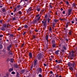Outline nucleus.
I'll list each match as a JSON object with an SVG mask.
<instances>
[{
  "mask_svg": "<svg viewBox=\"0 0 77 77\" xmlns=\"http://www.w3.org/2000/svg\"><path fill=\"white\" fill-rule=\"evenodd\" d=\"M60 51V50H57L55 52V53L56 54H57V55H59V52Z\"/></svg>",
  "mask_w": 77,
  "mask_h": 77,
  "instance_id": "obj_7",
  "label": "nucleus"
},
{
  "mask_svg": "<svg viewBox=\"0 0 77 77\" xmlns=\"http://www.w3.org/2000/svg\"><path fill=\"white\" fill-rule=\"evenodd\" d=\"M29 57H30V58H32V53H29Z\"/></svg>",
  "mask_w": 77,
  "mask_h": 77,
  "instance_id": "obj_10",
  "label": "nucleus"
},
{
  "mask_svg": "<svg viewBox=\"0 0 77 77\" xmlns=\"http://www.w3.org/2000/svg\"><path fill=\"white\" fill-rule=\"evenodd\" d=\"M75 53V52H74V51H73L70 52L69 54V57H70V59H71L72 60L74 59V57H75V55L74 54Z\"/></svg>",
  "mask_w": 77,
  "mask_h": 77,
  "instance_id": "obj_1",
  "label": "nucleus"
},
{
  "mask_svg": "<svg viewBox=\"0 0 77 77\" xmlns=\"http://www.w3.org/2000/svg\"><path fill=\"white\" fill-rule=\"evenodd\" d=\"M55 62H56V63H57V62H58V60H55Z\"/></svg>",
  "mask_w": 77,
  "mask_h": 77,
  "instance_id": "obj_60",
  "label": "nucleus"
},
{
  "mask_svg": "<svg viewBox=\"0 0 77 77\" xmlns=\"http://www.w3.org/2000/svg\"><path fill=\"white\" fill-rule=\"evenodd\" d=\"M8 54L9 55H11L12 56V52L11 51H9Z\"/></svg>",
  "mask_w": 77,
  "mask_h": 77,
  "instance_id": "obj_11",
  "label": "nucleus"
},
{
  "mask_svg": "<svg viewBox=\"0 0 77 77\" xmlns=\"http://www.w3.org/2000/svg\"><path fill=\"white\" fill-rule=\"evenodd\" d=\"M9 23H8L7 24V28H8V26H9Z\"/></svg>",
  "mask_w": 77,
  "mask_h": 77,
  "instance_id": "obj_55",
  "label": "nucleus"
},
{
  "mask_svg": "<svg viewBox=\"0 0 77 77\" xmlns=\"http://www.w3.org/2000/svg\"><path fill=\"white\" fill-rule=\"evenodd\" d=\"M66 4L67 5H69V2H68L67 1V2H66Z\"/></svg>",
  "mask_w": 77,
  "mask_h": 77,
  "instance_id": "obj_50",
  "label": "nucleus"
},
{
  "mask_svg": "<svg viewBox=\"0 0 77 77\" xmlns=\"http://www.w3.org/2000/svg\"><path fill=\"white\" fill-rule=\"evenodd\" d=\"M62 62L61 60H58V63H60V62Z\"/></svg>",
  "mask_w": 77,
  "mask_h": 77,
  "instance_id": "obj_36",
  "label": "nucleus"
},
{
  "mask_svg": "<svg viewBox=\"0 0 77 77\" xmlns=\"http://www.w3.org/2000/svg\"><path fill=\"white\" fill-rule=\"evenodd\" d=\"M63 49H64V50H66V47H65V46H63Z\"/></svg>",
  "mask_w": 77,
  "mask_h": 77,
  "instance_id": "obj_26",
  "label": "nucleus"
},
{
  "mask_svg": "<svg viewBox=\"0 0 77 77\" xmlns=\"http://www.w3.org/2000/svg\"><path fill=\"white\" fill-rule=\"evenodd\" d=\"M3 36V35H0V38H2Z\"/></svg>",
  "mask_w": 77,
  "mask_h": 77,
  "instance_id": "obj_56",
  "label": "nucleus"
},
{
  "mask_svg": "<svg viewBox=\"0 0 77 77\" xmlns=\"http://www.w3.org/2000/svg\"><path fill=\"white\" fill-rule=\"evenodd\" d=\"M25 72V70L24 69H22L20 71V74H23L24 72Z\"/></svg>",
  "mask_w": 77,
  "mask_h": 77,
  "instance_id": "obj_6",
  "label": "nucleus"
},
{
  "mask_svg": "<svg viewBox=\"0 0 77 77\" xmlns=\"http://www.w3.org/2000/svg\"><path fill=\"white\" fill-rule=\"evenodd\" d=\"M68 65L69 66H72V67L74 68L75 65V63L74 62L71 63L70 62H69L68 63Z\"/></svg>",
  "mask_w": 77,
  "mask_h": 77,
  "instance_id": "obj_2",
  "label": "nucleus"
},
{
  "mask_svg": "<svg viewBox=\"0 0 77 77\" xmlns=\"http://www.w3.org/2000/svg\"><path fill=\"white\" fill-rule=\"evenodd\" d=\"M2 48H3V46L2 45H0V49Z\"/></svg>",
  "mask_w": 77,
  "mask_h": 77,
  "instance_id": "obj_45",
  "label": "nucleus"
},
{
  "mask_svg": "<svg viewBox=\"0 0 77 77\" xmlns=\"http://www.w3.org/2000/svg\"><path fill=\"white\" fill-rule=\"evenodd\" d=\"M50 73L51 74H53V72H52V71H51L50 72Z\"/></svg>",
  "mask_w": 77,
  "mask_h": 77,
  "instance_id": "obj_64",
  "label": "nucleus"
},
{
  "mask_svg": "<svg viewBox=\"0 0 77 77\" xmlns=\"http://www.w3.org/2000/svg\"><path fill=\"white\" fill-rule=\"evenodd\" d=\"M7 35L8 36H9V35H11V34H10V33H8L7 34Z\"/></svg>",
  "mask_w": 77,
  "mask_h": 77,
  "instance_id": "obj_62",
  "label": "nucleus"
},
{
  "mask_svg": "<svg viewBox=\"0 0 77 77\" xmlns=\"http://www.w3.org/2000/svg\"><path fill=\"white\" fill-rule=\"evenodd\" d=\"M9 60H9V59H7V62H9Z\"/></svg>",
  "mask_w": 77,
  "mask_h": 77,
  "instance_id": "obj_61",
  "label": "nucleus"
},
{
  "mask_svg": "<svg viewBox=\"0 0 77 77\" xmlns=\"http://www.w3.org/2000/svg\"><path fill=\"white\" fill-rule=\"evenodd\" d=\"M9 36H11V37H14V34H11Z\"/></svg>",
  "mask_w": 77,
  "mask_h": 77,
  "instance_id": "obj_32",
  "label": "nucleus"
},
{
  "mask_svg": "<svg viewBox=\"0 0 77 77\" xmlns=\"http://www.w3.org/2000/svg\"><path fill=\"white\" fill-rule=\"evenodd\" d=\"M6 26H7V24H4L3 25V26L4 27V28H6Z\"/></svg>",
  "mask_w": 77,
  "mask_h": 77,
  "instance_id": "obj_19",
  "label": "nucleus"
},
{
  "mask_svg": "<svg viewBox=\"0 0 77 77\" xmlns=\"http://www.w3.org/2000/svg\"><path fill=\"white\" fill-rule=\"evenodd\" d=\"M36 9L38 12H39L41 11V8H37Z\"/></svg>",
  "mask_w": 77,
  "mask_h": 77,
  "instance_id": "obj_18",
  "label": "nucleus"
},
{
  "mask_svg": "<svg viewBox=\"0 0 77 77\" xmlns=\"http://www.w3.org/2000/svg\"><path fill=\"white\" fill-rule=\"evenodd\" d=\"M38 76L39 77H42V75H41V74H40L38 75Z\"/></svg>",
  "mask_w": 77,
  "mask_h": 77,
  "instance_id": "obj_52",
  "label": "nucleus"
},
{
  "mask_svg": "<svg viewBox=\"0 0 77 77\" xmlns=\"http://www.w3.org/2000/svg\"><path fill=\"white\" fill-rule=\"evenodd\" d=\"M48 16V15L47 14L45 15V18H46Z\"/></svg>",
  "mask_w": 77,
  "mask_h": 77,
  "instance_id": "obj_47",
  "label": "nucleus"
},
{
  "mask_svg": "<svg viewBox=\"0 0 77 77\" xmlns=\"http://www.w3.org/2000/svg\"><path fill=\"white\" fill-rule=\"evenodd\" d=\"M10 61L11 62H14V59L11 58V59L10 60Z\"/></svg>",
  "mask_w": 77,
  "mask_h": 77,
  "instance_id": "obj_23",
  "label": "nucleus"
},
{
  "mask_svg": "<svg viewBox=\"0 0 77 77\" xmlns=\"http://www.w3.org/2000/svg\"><path fill=\"white\" fill-rule=\"evenodd\" d=\"M1 29L3 31H5V28L3 26H2L1 27Z\"/></svg>",
  "mask_w": 77,
  "mask_h": 77,
  "instance_id": "obj_9",
  "label": "nucleus"
},
{
  "mask_svg": "<svg viewBox=\"0 0 77 77\" xmlns=\"http://www.w3.org/2000/svg\"><path fill=\"white\" fill-rule=\"evenodd\" d=\"M39 14H37L36 15V17H39Z\"/></svg>",
  "mask_w": 77,
  "mask_h": 77,
  "instance_id": "obj_53",
  "label": "nucleus"
},
{
  "mask_svg": "<svg viewBox=\"0 0 77 77\" xmlns=\"http://www.w3.org/2000/svg\"><path fill=\"white\" fill-rule=\"evenodd\" d=\"M69 69L70 70V71H71L72 72V71H73V68L72 67H71L69 68Z\"/></svg>",
  "mask_w": 77,
  "mask_h": 77,
  "instance_id": "obj_17",
  "label": "nucleus"
},
{
  "mask_svg": "<svg viewBox=\"0 0 77 77\" xmlns=\"http://www.w3.org/2000/svg\"><path fill=\"white\" fill-rule=\"evenodd\" d=\"M56 77H59V75L58 74H57L56 76Z\"/></svg>",
  "mask_w": 77,
  "mask_h": 77,
  "instance_id": "obj_63",
  "label": "nucleus"
},
{
  "mask_svg": "<svg viewBox=\"0 0 77 77\" xmlns=\"http://www.w3.org/2000/svg\"><path fill=\"white\" fill-rule=\"evenodd\" d=\"M37 57H38V59L40 60L42 57V54H39L37 55Z\"/></svg>",
  "mask_w": 77,
  "mask_h": 77,
  "instance_id": "obj_3",
  "label": "nucleus"
},
{
  "mask_svg": "<svg viewBox=\"0 0 77 77\" xmlns=\"http://www.w3.org/2000/svg\"><path fill=\"white\" fill-rule=\"evenodd\" d=\"M37 71H38V73H37V74H38V73H39V69H37Z\"/></svg>",
  "mask_w": 77,
  "mask_h": 77,
  "instance_id": "obj_48",
  "label": "nucleus"
},
{
  "mask_svg": "<svg viewBox=\"0 0 77 77\" xmlns=\"http://www.w3.org/2000/svg\"><path fill=\"white\" fill-rule=\"evenodd\" d=\"M50 20H51V19H49V18H48V23H49V24H50Z\"/></svg>",
  "mask_w": 77,
  "mask_h": 77,
  "instance_id": "obj_22",
  "label": "nucleus"
},
{
  "mask_svg": "<svg viewBox=\"0 0 77 77\" xmlns=\"http://www.w3.org/2000/svg\"><path fill=\"white\" fill-rule=\"evenodd\" d=\"M55 24H56V23H53V27H54V26H55Z\"/></svg>",
  "mask_w": 77,
  "mask_h": 77,
  "instance_id": "obj_41",
  "label": "nucleus"
},
{
  "mask_svg": "<svg viewBox=\"0 0 77 77\" xmlns=\"http://www.w3.org/2000/svg\"><path fill=\"white\" fill-rule=\"evenodd\" d=\"M52 75H53V76L51 75V77H54V74H52Z\"/></svg>",
  "mask_w": 77,
  "mask_h": 77,
  "instance_id": "obj_40",
  "label": "nucleus"
},
{
  "mask_svg": "<svg viewBox=\"0 0 77 77\" xmlns=\"http://www.w3.org/2000/svg\"><path fill=\"white\" fill-rule=\"evenodd\" d=\"M52 44H55V41H54V40H53L52 41Z\"/></svg>",
  "mask_w": 77,
  "mask_h": 77,
  "instance_id": "obj_24",
  "label": "nucleus"
},
{
  "mask_svg": "<svg viewBox=\"0 0 77 77\" xmlns=\"http://www.w3.org/2000/svg\"><path fill=\"white\" fill-rule=\"evenodd\" d=\"M24 27L25 28H27L28 27V26L26 25L24 26Z\"/></svg>",
  "mask_w": 77,
  "mask_h": 77,
  "instance_id": "obj_30",
  "label": "nucleus"
},
{
  "mask_svg": "<svg viewBox=\"0 0 77 77\" xmlns=\"http://www.w3.org/2000/svg\"><path fill=\"white\" fill-rule=\"evenodd\" d=\"M14 67H15V68H18V66H17V65H15Z\"/></svg>",
  "mask_w": 77,
  "mask_h": 77,
  "instance_id": "obj_43",
  "label": "nucleus"
},
{
  "mask_svg": "<svg viewBox=\"0 0 77 77\" xmlns=\"http://www.w3.org/2000/svg\"><path fill=\"white\" fill-rule=\"evenodd\" d=\"M41 18V17H39L38 18V19H37V21H39V19H40Z\"/></svg>",
  "mask_w": 77,
  "mask_h": 77,
  "instance_id": "obj_42",
  "label": "nucleus"
},
{
  "mask_svg": "<svg viewBox=\"0 0 77 77\" xmlns=\"http://www.w3.org/2000/svg\"><path fill=\"white\" fill-rule=\"evenodd\" d=\"M36 35H33V39H36Z\"/></svg>",
  "mask_w": 77,
  "mask_h": 77,
  "instance_id": "obj_29",
  "label": "nucleus"
},
{
  "mask_svg": "<svg viewBox=\"0 0 77 77\" xmlns=\"http://www.w3.org/2000/svg\"><path fill=\"white\" fill-rule=\"evenodd\" d=\"M72 12V9H68V15H71V13Z\"/></svg>",
  "mask_w": 77,
  "mask_h": 77,
  "instance_id": "obj_4",
  "label": "nucleus"
},
{
  "mask_svg": "<svg viewBox=\"0 0 77 77\" xmlns=\"http://www.w3.org/2000/svg\"><path fill=\"white\" fill-rule=\"evenodd\" d=\"M13 71V68H10L9 70V72H11Z\"/></svg>",
  "mask_w": 77,
  "mask_h": 77,
  "instance_id": "obj_16",
  "label": "nucleus"
},
{
  "mask_svg": "<svg viewBox=\"0 0 77 77\" xmlns=\"http://www.w3.org/2000/svg\"><path fill=\"white\" fill-rule=\"evenodd\" d=\"M52 47H53L54 48L55 47H56V44H53L52 45Z\"/></svg>",
  "mask_w": 77,
  "mask_h": 77,
  "instance_id": "obj_25",
  "label": "nucleus"
},
{
  "mask_svg": "<svg viewBox=\"0 0 77 77\" xmlns=\"http://www.w3.org/2000/svg\"><path fill=\"white\" fill-rule=\"evenodd\" d=\"M17 8H21V6L20 5H18L17 6Z\"/></svg>",
  "mask_w": 77,
  "mask_h": 77,
  "instance_id": "obj_35",
  "label": "nucleus"
},
{
  "mask_svg": "<svg viewBox=\"0 0 77 77\" xmlns=\"http://www.w3.org/2000/svg\"><path fill=\"white\" fill-rule=\"evenodd\" d=\"M26 33V32H24V33H23V35H25Z\"/></svg>",
  "mask_w": 77,
  "mask_h": 77,
  "instance_id": "obj_58",
  "label": "nucleus"
},
{
  "mask_svg": "<svg viewBox=\"0 0 77 77\" xmlns=\"http://www.w3.org/2000/svg\"><path fill=\"white\" fill-rule=\"evenodd\" d=\"M72 32V31H69V35H71V33Z\"/></svg>",
  "mask_w": 77,
  "mask_h": 77,
  "instance_id": "obj_33",
  "label": "nucleus"
},
{
  "mask_svg": "<svg viewBox=\"0 0 77 77\" xmlns=\"http://www.w3.org/2000/svg\"><path fill=\"white\" fill-rule=\"evenodd\" d=\"M2 12H6V9L5 8L3 9H2Z\"/></svg>",
  "mask_w": 77,
  "mask_h": 77,
  "instance_id": "obj_27",
  "label": "nucleus"
},
{
  "mask_svg": "<svg viewBox=\"0 0 77 77\" xmlns=\"http://www.w3.org/2000/svg\"><path fill=\"white\" fill-rule=\"evenodd\" d=\"M47 20H45V21L44 22V23H47Z\"/></svg>",
  "mask_w": 77,
  "mask_h": 77,
  "instance_id": "obj_59",
  "label": "nucleus"
},
{
  "mask_svg": "<svg viewBox=\"0 0 77 77\" xmlns=\"http://www.w3.org/2000/svg\"><path fill=\"white\" fill-rule=\"evenodd\" d=\"M58 21V20H54V21L56 23H57V21Z\"/></svg>",
  "mask_w": 77,
  "mask_h": 77,
  "instance_id": "obj_51",
  "label": "nucleus"
},
{
  "mask_svg": "<svg viewBox=\"0 0 77 77\" xmlns=\"http://www.w3.org/2000/svg\"><path fill=\"white\" fill-rule=\"evenodd\" d=\"M46 40L48 41V36L47 35L46 37Z\"/></svg>",
  "mask_w": 77,
  "mask_h": 77,
  "instance_id": "obj_34",
  "label": "nucleus"
},
{
  "mask_svg": "<svg viewBox=\"0 0 77 77\" xmlns=\"http://www.w3.org/2000/svg\"><path fill=\"white\" fill-rule=\"evenodd\" d=\"M64 19H61V18H59V20H60L61 21H63V20H64Z\"/></svg>",
  "mask_w": 77,
  "mask_h": 77,
  "instance_id": "obj_49",
  "label": "nucleus"
},
{
  "mask_svg": "<svg viewBox=\"0 0 77 77\" xmlns=\"http://www.w3.org/2000/svg\"><path fill=\"white\" fill-rule=\"evenodd\" d=\"M73 8H76V5H75V3H73Z\"/></svg>",
  "mask_w": 77,
  "mask_h": 77,
  "instance_id": "obj_20",
  "label": "nucleus"
},
{
  "mask_svg": "<svg viewBox=\"0 0 77 77\" xmlns=\"http://www.w3.org/2000/svg\"><path fill=\"white\" fill-rule=\"evenodd\" d=\"M11 74H15V72L14 71H13L12 72H11Z\"/></svg>",
  "mask_w": 77,
  "mask_h": 77,
  "instance_id": "obj_38",
  "label": "nucleus"
},
{
  "mask_svg": "<svg viewBox=\"0 0 77 77\" xmlns=\"http://www.w3.org/2000/svg\"><path fill=\"white\" fill-rule=\"evenodd\" d=\"M32 68H33V64H32V65H31V69H32Z\"/></svg>",
  "mask_w": 77,
  "mask_h": 77,
  "instance_id": "obj_57",
  "label": "nucleus"
},
{
  "mask_svg": "<svg viewBox=\"0 0 77 77\" xmlns=\"http://www.w3.org/2000/svg\"><path fill=\"white\" fill-rule=\"evenodd\" d=\"M21 1H23V2H27L28 1H29V0H21Z\"/></svg>",
  "mask_w": 77,
  "mask_h": 77,
  "instance_id": "obj_37",
  "label": "nucleus"
},
{
  "mask_svg": "<svg viewBox=\"0 0 77 77\" xmlns=\"http://www.w3.org/2000/svg\"><path fill=\"white\" fill-rule=\"evenodd\" d=\"M17 20V19L15 18L14 17L13 18V20Z\"/></svg>",
  "mask_w": 77,
  "mask_h": 77,
  "instance_id": "obj_46",
  "label": "nucleus"
},
{
  "mask_svg": "<svg viewBox=\"0 0 77 77\" xmlns=\"http://www.w3.org/2000/svg\"><path fill=\"white\" fill-rule=\"evenodd\" d=\"M47 23H43V26H44V27H47Z\"/></svg>",
  "mask_w": 77,
  "mask_h": 77,
  "instance_id": "obj_14",
  "label": "nucleus"
},
{
  "mask_svg": "<svg viewBox=\"0 0 77 77\" xmlns=\"http://www.w3.org/2000/svg\"><path fill=\"white\" fill-rule=\"evenodd\" d=\"M51 30H52V29H51V27H50V28H49V30L50 31H51Z\"/></svg>",
  "mask_w": 77,
  "mask_h": 77,
  "instance_id": "obj_54",
  "label": "nucleus"
},
{
  "mask_svg": "<svg viewBox=\"0 0 77 77\" xmlns=\"http://www.w3.org/2000/svg\"><path fill=\"white\" fill-rule=\"evenodd\" d=\"M37 21V20H35L34 21H33L32 22L33 24H35V23H36V21Z\"/></svg>",
  "mask_w": 77,
  "mask_h": 77,
  "instance_id": "obj_15",
  "label": "nucleus"
},
{
  "mask_svg": "<svg viewBox=\"0 0 77 77\" xmlns=\"http://www.w3.org/2000/svg\"><path fill=\"white\" fill-rule=\"evenodd\" d=\"M39 72H40V73H42V69H41V68L39 67Z\"/></svg>",
  "mask_w": 77,
  "mask_h": 77,
  "instance_id": "obj_13",
  "label": "nucleus"
},
{
  "mask_svg": "<svg viewBox=\"0 0 77 77\" xmlns=\"http://www.w3.org/2000/svg\"><path fill=\"white\" fill-rule=\"evenodd\" d=\"M17 77H19L20 76V74H19V73L17 72Z\"/></svg>",
  "mask_w": 77,
  "mask_h": 77,
  "instance_id": "obj_21",
  "label": "nucleus"
},
{
  "mask_svg": "<svg viewBox=\"0 0 77 77\" xmlns=\"http://www.w3.org/2000/svg\"><path fill=\"white\" fill-rule=\"evenodd\" d=\"M68 26H69V24H67L66 23V28H68Z\"/></svg>",
  "mask_w": 77,
  "mask_h": 77,
  "instance_id": "obj_31",
  "label": "nucleus"
},
{
  "mask_svg": "<svg viewBox=\"0 0 77 77\" xmlns=\"http://www.w3.org/2000/svg\"><path fill=\"white\" fill-rule=\"evenodd\" d=\"M18 13H19V14L20 15H21L22 14V13L21 12V11H19Z\"/></svg>",
  "mask_w": 77,
  "mask_h": 77,
  "instance_id": "obj_28",
  "label": "nucleus"
},
{
  "mask_svg": "<svg viewBox=\"0 0 77 77\" xmlns=\"http://www.w3.org/2000/svg\"><path fill=\"white\" fill-rule=\"evenodd\" d=\"M0 23L1 24L3 23V22L2 21V20H0Z\"/></svg>",
  "mask_w": 77,
  "mask_h": 77,
  "instance_id": "obj_44",
  "label": "nucleus"
},
{
  "mask_svg": "<svg viewBox=\"0 0 77 77\" xmlns=\"http://www.w3.org/2000/svg\"><path fill=\"white\" fill-rule=\"evenodd\" d=\"M49 7L50 8H51V9L53 8V7H52V6H51V5L50 4L49 5Z\"/></svg>",
  "mask_w": 77,
  "mask_h": 77,
  "instance_id": "obj_39",
  "label": "nucleus"
},
{
  "mask_svg": "<svg viewBox=\"0 0 77 77\" xmlns=\"http://www.w3.org/2000/svg\"><path fill=\"white\" fill-rule=\"evenodd\" d=\"M11 44H10L9 46L7 47V50H8V51H9V50H10L11 49Z\"/></svg>",
  "mask_w": 77,
  "mask_h": 77,
  "instance_id": "obj_5",
  "label": "nucleus"
},
{
  "mask_svg": "<svg viewBox=\"0 0 77 77\" xmlns=\"http://www.w3.org/2000/svg\"><path fill=\"white\" fill-rule=\"evenodd\" d=\"M32 11V7H30L27 10V11L29 12H30V11Z\"/></svg>",
  "mask_w": 77,
  "mask_h": 77,
  "instance_id": "obj_12",
  "label": "nucleus"
},
{
  "mask_svg": "<svg viewBox=\"0 0 77 77\" xmlns=\"http://www.w3.org/2000/svg\"><path fill=\"white\" fill-rule=\"evenodd\" d=\"M34 66H35L37 65V60H35L34 61Z\"/></svg>",
  "mask_w": 77,
  "mask_h": 77,
  "instance_id": "obj_8",
  "label": "nucleus"
}]
</instances>
